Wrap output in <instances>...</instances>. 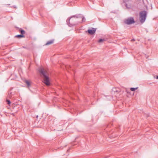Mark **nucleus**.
Instances as JSON below:
<instances>
[{"label": "nucleus", "instance_id": "obj_1", "mask_svg": "<svg viewBox=\"0 0 158 158\" xmlns=\"http://www.w3.org/2000/svg\"><path fill=\"white\" fill-rule=\"evenodd\" d=\"M39 71L40 73L44 76V82L47 85H50V80L49 78L47 76L48 74L46 69L43 68H40L39 69Z\"/></svg>", "mask_w": 158, "mask_h": 158}, {"label": "nucleus", "instance_id": "obj_2", "mask_svg": "<svg viewBox=\"0 0 158 158\" xmlns=\"http://www.w3.org/2000/svg\"><path fill=\"white\" fill-rule=\"evenodd\" d=\"M147 12L145 11H141L139 14V20L141 23H143L147 17Z\"/></svg>", "mask_w": 158, "mask_h": 158}, {"label": "nucleus", "instance_id": "obj_3", "mask_svg": "<svg viewBox=\"0 0 158 158\" xmlns=\"http://www.w3.org/2000/svg\"><path fill=\"white\" fill-rule=\"evenodd\" d=\"M124 22L126 24L129 25L134 23L135 21L133 18L130 17L125 19L124 20Z\"/></svg>", "mask_w": 158, "mask_h": 158}, {"label": "nucleus", "instance_id": "obj_4", "mask_svg": "<svg viewBox=\"0 0 158 158\" xmlns=\"http://www.w3.org/2000/svg\"><path fill=\"white\" fill-rule=\"evenodd\" d=\"M76 20V18L74 16L71 17L70 19L68 20L69 23L70 25L73 26L76 24L75 21Z\"/></svg>", "mask_w": 158, "mask_h": 158}, {"label": "nucleus", "instance_id": "obj_5", "mask_svg": "<svg viewBox=\"0 0 158 158\" xmlns=\"http://www.w3.org/2000/svg\"><path fill=\"white\" fill-rule=\"evenodd\" d=\"M96 30V29L93 28L91 29L88 30V32L90 34L92 35L95 33Z\"/></svg>", "mask_w": 158, "mask_h": 158}, {"label": "nucleus", "instance_id": "obj_6", "mask_svg": "<svg viewBox=\"0 0 158 158\" xmlns=\"http://www.w3.org/2000/svg\"><path fill=\"white\" fill-rule=\"evenodd\" d=\"M25 82L27 84V86L28 87L30 86L31 83L30 81L27 80L25 81Z\"/></svg>", "mask_w": 158, "mask_h": 158}, {"label": "nucleus", "instance_id": "obj_7", "mask_svg": "<svg viewBox=\"0 0 158 158\" xmlns=\"http://www.w3.org/2000/svg\"><path fill=\"white\" fill-rule=\"evenodd\" d=\"M54 41V40H52L48 41L45 44V45H49L53 43Z\"/></svg>", "mask_w": 158, "mask_h": 158}, {"label": "nucleus", "instance_id": "obj_8", "mask_svg": "<svg viewBox=\"0 0 158 158\" xmlns=\"http://www.w3.org/2000/svg\"><path fill=\"white\" fill-rule=\"evenodd\" d=\"M16 37H18V38H22V37H24V36L23 35H17L15 36Z\"/></svg>", "mask_w": 158, "mask_h": 158}, {"label": "nucleus", "instance_id": "obj_9", "mask_svg": "<svg viewBox=\"0 0 158 158\" xmlns=\"http://www.w3.org/2000/svg\"><path fill=\"white\" fill-rule=\"evenodd\" d=\"M19 31L22 35H23V34H25V31L24 30H22L20 29L19 30Z\"/></svg>", "mask_w": 158, "mask_h": 158}, {"label": "nucleus", "instance_id": "obj_10", "mask_svg": "<svg viewBox=\"0 0 158 158\" xmlns=\"http://www.w3.org/2000/svg\"><path fill=\"white\" fill-rule=\"evenodd\" d=\"M138 89V88H131L130 89L132 91H135Z\"/></svg>", "mask_w": 158, "mask_h": 158}, {"label": "nucleus", "instance_id": "obj_11", "mask_svg": "<svg viewBox=\"0 0 158 158\" xmlns=\"http://www.w3.org/2000/svg\"><path fill=\"white\" fill-rule=\"evenodd\" d=\"M105 40L104 39H100V40H98V42L99 43H101V42H103V41H104Z\"/></svg>", "mask_w": 158, "mask_h": 158}, {"label": "nucleus", "instance_id": "obj_12", "mask_svg": "<svg viewBox=\"0 0 158 158\" xmlns=\"http://www.w3.org/2000/svg\"><path fill=\"white\" fill-rule=\"evenodd\" d=\"M7 104H8V105H9L10 103V101L8 100H7Z\"/></svg>", "mask_w": 158, "mask_h": 158}, {"label": "nucleus", "instance_id": "obj_13", "mask_svg": "<svg viewBox=\"0 0 158 158\" xmlns=\"http://www.w3.org/2000/svg\"><path fill=\"white\" fill-rule=\"evenodd\" d=\"M85 20V19L84 17H83L82 18V21H84Z\"/></svg>", "mask_w": 158, "mask_h": 158}, {"label": "nucleus", "instance_id": "obj_14", "mask_svg": "<svg viewBox=\"0 0 158 158\" xmlns=\"http://www.w3.org/2000/svg\"><path fill=\"white\" fill-rule=\"evenodd\" d=\"M156 79H158V76H156Z\"/></svg>", "mask_w": 158, "mask_h": 158}]
</instances>
